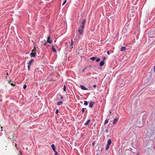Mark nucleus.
Instances as JSON below:
<instances>
[{"label": "nucleus", "mask_w": 155, "mask_h": 155, "mask_svg": "<svg viewBox=\"0 0 155 155\" xmlns=\"http://www.w3.org/2000/svg\"><path fill=\"white\" fill-rule=\"evenodd\" d=\"M154 72L155 73V66H154Z\"/></svg>", "instance_id": "obj_33"}, {"label": "nucleus", "mask_w": 155, "mask_h": 155, "mask_svg": "<svg viewBox=\"0 0 155 155\" xmlns=\"http://www.w3.org/2000/svg\"><path fill=\"white\" fill-rule=\"evenodd\" d=\"M107 119L105 120V121L104 122V125H105L107 124L108 122V120L110 119V118H108V117H107Z\"/></svg>", "instance_id": "obj_9"}, {"label": "nucleus", "mask_w": 155, "mask_h": 155, "mask_svg": "<svg viewBox=\"0 0 155 155\" xmlns=\"http://www.w3.org/2000/svg\"><path fill=\"white\" fill-rule=\"evenodd\" d=\"M85 68H84V69H83V72H84V70H85Z\"/></svg>", "instance_id": "obj_36"}, {"label": "nucleus", "mask_w": 155, "mask_h": 155, "mask_svg": "<svg viewBox=\"0 0 155 155\" xmlns=\"http://www.w3.org/2000/svg\"><path fill=\"white\" fill-rule=\"evenodd\" d=\"M100 60V59L99 58H98L97 59L96 61L97 62H99Z\"/></svg>", "instance_id": "obj_20"}, {"label": "nucleus", "mask_w": 155, "mask_h": 155, "mask_svg": "<svg viewBox=\"0 0 155 155\" xmlns=\"http://www.w3.org/2000/svg\"><path fill=\"white\" fill-rule=\"evenodd\" d=\"M126 50V48L125 47L122 46L120 50L122 51H125Z\"/></svg>", "instance_id": "obj_8"}, {"label": "nucleus", "mask_w": 155, "mask_h": 155, "mask_svg": "<svg viewBox=\"0 0 155 155\" xmlns=\"http://www.w3.org/2000/svg\"><path fill=\"white\" fill-rule=\"evenodd\" d=\"M1 101V100H0V101Z\"/></svg>", "instance_id": "obj_42"}, {"label": "nucleus", "mask_w": 155, "mask_h": 155, "mask_svg": "<svg viewBox=\"0 0 155 155\" xmlns=\"http://www.w3.org/2000/svg\"><path fill=\"white\" fill-rule=\"evenodd\" d=\"M11 85L12 86H14V84H12V83L11 84Z\"/></svg>", "instance_id": "obj_32"}, {"label": "nucleus", "mask_w": 155, "mask_h": 155, "mask_svg": "<svg viewBox=\"0 0 155 155\" xmlns=\"http://www.w3.org/2000/svg\"><path fill=\"white\" fill-rule=\"evenodd\" d=\"M94 104V102L91 101L90 102L89 104V107L92 108Z\"/></svg>", "instance_id": "obj_5"}, {"label": "nucleus", "mask_w": 155, "mask_h": 155, "mask_svg": "<svg viewBox=\"0 0 155 155\" xmlns=\"http://www.w3.org/2000/svg\"><path fill=\"white\" fill-rule=\"evenodd\" d=\"M96 155H98V154H97Z\"/></svg>", "instance_id": "obj_40"}, {"label": "nucleus", "mask_w": 155, "mask_h": 155, "mask_svg": "<svg viewBox=\"0 0 155 155\" xmlns=\"http://www.w3.org/2000/svg\"><path fill=\"white\" fill-rule=\"evenodd\" d=\"M51 49H52L53 52H56V49L54 48V46H53V45H52Z\"/></svg>", "instance_id": "obj_13"}, {"label": "nucleus", "mask_w": 155, "mask_h": 155, "mask_svg": "<svg viewBox=\"0 0 155 155\" xmlns=\"http://www.w3.org/2000/svg\"><path fill=\"white\" fill-rule=\"evenodd\" d=\"M73 44V42L72 40H71V45L70 46V47L71 48V49L73 48L72 45Z\"/></svg>", "instance_id": "obj_12"}, {"label": "nucleus", "mask_w": 155, "mask_h": 155, "mask_svg": "<svg viewBox=\"0 0 155 155\" xmlns=\"http://www.w3.org/2000/svg\"><path fill=\"white\" fill-rule=\"evenodd\" d=\"M63 98V97L62 96H61V99H62Z\"/></svg>", "instance_id": "obj_34"}, {"label": "nucleus", "mask_w": 155, "mask_h": 155, "mask_svg": "<svg viewBox=\"0 0 155 155\" xmlns=\"http://www.w3.org/2000/svg\"><path fill=\"white\" fill-rule=\"evenodd\" d=\"M84 109H86V108H83L82 109V113H83L84 112Z\"/></svg>", "instance_id": "obj_21"}, {"label": "nucleus", "mask_w": 155, "mask_h": 155, "mask_svg": "<svg viewBox=\"0 0 155 155\" xmlns=\"http://www.w3.org/2000/svg\"><path fill=\"white\" fill-rule=\"evenodd\" d=\"M104 64V61H101L100 63V65L101 66H102Z\"/></svg>", "instance_id": "obj_15"}, {"label": "nucleus", "mask_w": 155, "mask_h": 155, "mask_svg": "<svg viewBox=\"0 0 155 155\" xmlns=\"http://www.w3.org/2000/svg\"><path fill=\"white\" fill-rule=\"evenodd\" d=\"M47 44V42H45V43H43V45H46Z\"/></svg>", "instance_id": "obj_28"}, {"label": "nucleus", "mask_w": 155, "mask_h": 155, "mask_svg": "<svg viewBox=\"0 0 155 155\" xmlns=\"http://www.w3.org/2000/svg\"><path fill=\"white\" fill-rule=\"evenodd\" d=\"M2 128H3V127H1V128L2 129V130H1V131H2Z\"/></svg>", "instance_id": "obj_35"}, {"label": "nucleus", "mask_w": 155, "mask_h": 155, "mask_svg": "<svg viewBox=\"0 0 155 155\" xmlns=\"http://www.w3.org/2000/svg\"><path fill=\"white\" fill-rule=\"evenodd\" d=\"M103 61H104L106 59V57H104L103 58Z\"/></svg>", "instance_id": "obj_30"}, {"label": "nucleus", "mask_w": 155, "mask_h": 155, "mask_svg": "<svg viewBox=\"0 0 155 155\" xmlns=\"http://www.w3.org/2000/svg\"><path fill=\"white\" fill-rule=\"evenodd\" d=\"M118 119L117 118L114 119L113 122L112 123L113 124H115L118 120Z\"/></svg>", "instance_id": "obj_7"}, {"label": "nucleus", "mask_w": 155, "mask_h": 155, "mask_svg": "<svg viewBox=\"0 0 155 155\" xmlns=\"http://www.w3.org/2000/svg\"><path fill=\"white\" fill-rule=\"evenodd\" d=\"M97 58V57H92L90 58V59L92 61H94Z\"/></svg>", "instance_id": "obj_17"}, {"label": "nucleus", "mask_w": 155, "mask_h": 155, "mask_svg": "<svg viewBox=\"0 0 155 155\" xmlns=\"http://www.w3.org/2000/svg\"><path fill=\"white\" fill-rule=\"evenodd\" d=\"M93 87L94 88H95L96 87V85H94Z\"/></svg>", "instance_id": "obj_31"}, {"label": "nucleus", "mask_w": 155, "mask_h": 155, "mask_svg": "<svg viewBox=\"0 0 155 155\" xmlns=\"http://www.w3.org/2000/svg\"><path fill=\"white\" fill-rule=\"evenodd\" d=\"M107 53L108 55H109L110 54V53L109 51H107Z\"/></svg>", "instance_id": "obj_27"}, {"label": "nucleus", "mask_w": 155, "mask_h": 155, "mask_svg": "<svg viewBox=\"0 0 155 155\" xmlns=\"http://www.w3.org/2000/svg\"><path fill=\"white\" fill-rule=\"evenodd\" d=\"M34 61L33 59H31L29 62L28 65V70H30V65Z\"/></svg>", "instance_id": "obj_2"}, {"label": "nucleus", "mask_w": 155, "mask_h": 155, "mask_svg": "<svg viewBox=\"0 0 155 155\" xmlns=\"http://www.w3.org/2000/svg\"><path fill=\"white\" fill-rule=\"evenodd\" d=\"M15 146L16 147V144H15ZM16 148H17V147H16Z\"/></svg>", "instance_id": "obj_37"}, {"label": "nucleus", "mask_w": 155, "mask_h": 155, "mask_svg": "<svg viewBox=\"0 0 155 155\" xmlns=\"http://www.w3.org/2000/svg\"><path fill=\"white\" fill-rule=\"evenodd\" d=\"M34 51V50H32V52L30 53V55H31V57H35L36 56V53L35 51L34 52H33Z\"/></svg>", "instance_id": "obj_3"}, {"label": "nucleus", "mask_w": 155, "mask_h": 155, "mask_svg": "<svg viewBox=\"0 0 155 155\" xmlns=\"http://www.w3.org/2000/svg\"><path fill=\"white\" fill-rule=\"evenodd\" d=\"M66 87H65V85H64V87H63V90L64 91H66Z\"/></svg>", "instance_id": "obj_23"}, {"label": "nucleus", "mask_w": 155, "mask_h": 155, "mask_svg": "<svg viewBox=\"0 0 155 155\" xmlns=\"http://www.w3.org/2000/svg\"><path fill=\"white\" fill-rule=\"evenodd\" d=\"M92 144H93V145L94 144V143H92Z\"/></svg>", "instance_id": "obj_39"}, {"label": "nucleus", "mask_w": 155, "mask_h": 155, "mask_svg": "<svg viewBox=\"0 0 155 155\" xmlns=\"http://www.w3.org/2000/svg\"><path fill=\"white\" fill-rule=\"evenodd\" d=\"M47 42L49 43L50 44L52 43V41L51 39V37L50 36H48L47 38Z\"/></svg>", "instance_id": "obj_4"}, {"label": "nucleus", "mask_w": 155, "mask_h": 155, "mask_svg": "<svg viewBox=\"0 0 155 155\" xmlns=\"http://www.w3.org/2000/svg\"><path fill=\"white\" fill-rule=\"evenodd\" d=\"M51 147H52L53 150L54 151H55L56 150H55V147L54 146V144H52L51 146Z\"/></svg>", "instance_id": "obj_10"}, {"label": "nucleus", "mask_w": 155, "mask_h": 155, "mask_svg": "<svg viewBox=\"0 0 155 155\" xmlns=\"http://www.w3.org/2000/svg\"><path fill=\"white\" fill-rule=\"evenodd\" d=\"M63 104V102L61 101L58 102L57 103V105L58 106L62 105Z\"/></svg>", "instance_id": "obj_16"}, {"label": "nucleus", "mask_w": 155, "mask_h": 155, "mask_svg": "<svg viewBox=\"0 0 155 155\" xmlns=\"http://www.w3.org/2000/svg\"><path fill=\"white\" fill-rule=\"evenodd\" d=\"M84 104L85 105L87 106L88 105V101H84Z\"/></svg>", "instance_id": "obj_18"}, {"label": "nucleus", "mask_w": 155, "mask_h": 155, "mask_svg": "<svg viewBox=\"0 0 155 155\" xmlns=\"http://www.w3.org/2000/svg\"><path fill=\"white\" fill-rule=\"evenodd\" d=\"M92 144H93V145L94 144V143H92Z\"/></svg>", "instance_id": "obj_38"}, {"label": "nucleus", "mask_w": 155, "mask_h": 155, "mask_svg": "<svg viewBox=\"0 0 155 155\" xmlns=\"http://www.w3.org/2000/svg\"><path fill=\"white\" fill-rule=\"evenodd\" d=\"M58 109H57L56 110L55 114H57L58 113Z\"/></svg>", "instance_id": "obj_25"}, {"label": "nucleus", "mask_w": 155, "mask_h": 155, "mask_svg": "<svg viewBox=\"0 0 155 155\" xmlns=\"http://www.w3.org/2000/svg\"><path fill=\"white\" fill-rule=\"evenodd\" d=\"M80 88L83 90H88V88L82 85H81L80 86Z\"/></svg>", "instance_id": "obj_6"}, {"label": "nucleus", "mask_w": 155, "mask_h": 155, "mask_svg": "<svg viewBox=\"0 0 155 155\" xmlns=\"http://www.w3.org/2000/svg\"><path fill=\"white\" fill-rule=\"evenodd\" d=\"M85 19H84L82 20L81 23L80 27L78 29V31L79 34L81 35H82L83 33V31L84 30L85 26V24L86 22Z\"/></svg>", "instance_id": "obj_1"}, {"label": "nucleus", "mask_w": 155, "mask_h": 155, "mask_svg": "<svg viewBox=\"0 0 155 155\" xmlns=\"http://www.w3.org/2000/svg\"><path fill=\"white\" fill-rule=\"evenodd\" d=\"M66 2H67L66 0H65L64 1V2H63V4H62V5H64L66 3Z\"/></svg>", "instance_id": "obj_24"}, {"label": "nucleus", "mask_w": 155, "mask_h": 155, "mask_svg": "<svg viewBox=\"0 0 155 155\" xmlns=\"http://www.w3.org/2000/svg\"><path fill=\"white\" fill-rule=\"evenodd\" d=\"M106 132L107 133H108V129H106Z\"/></svg>", "instance_id": "obj_29"}, {"label": "nucleus", "mask_w": 155, "mask_h": 155, "mask_svg": "<svg viewBox=\"0 0 155 155\" xmlns=\"http://www.w3.org/2000/svg\"><path fill=\"white\" fill-rule=\"evenodd\" d=\"M90 122V120H88L84 124V125H88L89 124V123Z\"/></svg>", "instance_id": "obj_14"}, {"label": "nucleus", "mask_w": 155, "mask_h": 155, "mask_svg": "<svg viewBox=\"0 0 155 155\" xmlns=\"http://www.w3.org/2000/svg\"><path fill=\"white\" fill-rule=\"evenodd\" d=\"M27 87V85L26 84H25L23 87L24 89H25Z\"/></svg>", "instance_id": "obj_22"}, {"label": "nucleus", "mask_w": 155, "mask_h": 155, "mask_svg": "<svg viewBox=\"0 0 155 155\" xmlns=\"http://www.w3.org/2000/svg\"><path fill=\"white\" fill-rule=\"evenodd\" d=\"M54 152H55L54 155H57V152L56 150Z\"/></svg>", "instance_id": "obj_26"}, {"label": "nucleus", "mask_w": 155, "mask_h": 155, "mask_svg": "<svg viewBox=\"0 0 155 155\" xmlns=\"http://www.w3.org/2000/svg\"><path fill=\"white\" fill-rule=\"evenodd\" d=\"M111 140L110 139H109V140H108L107 141V144L110 145L111 144Z\"/></svg>", "instance_id": "obj_11"}, {"label": "nucleus", "mask_w": 155, "mask_h": 155, "mask_svg": "<svg viewBox=\"0 0 155 155\" xmlns=\"http://www.w3.org/2000/svg\"><path fill=\"white\" fill-rule=\"evenodd\" d=\"M110 146V145L107 144V146L106 147V150H108L109 149Z\"/></svg>", "instance_id": "obj_19"}, {"label": "nucleus", "mask_w": 155, "mask_h": 155, "mask_svg": "<svg viewBox=\"0 0 155 155\" xmlns=\"http://www.w3.org/2000/svg\"><path fill=\"white\" fill-rule=\"evenodd\" d=\"M137 155H138V154H137Z\"/></svg>", "instance_id": "obj_41"}]
</instances>
